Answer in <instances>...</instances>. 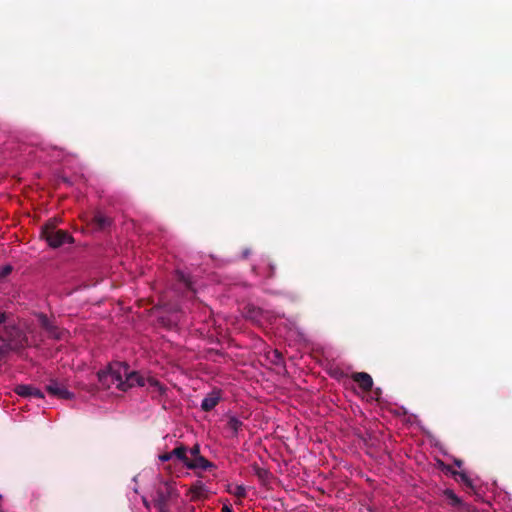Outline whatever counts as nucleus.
<instances>
[{
  "instance_id": "nucleus-20",
  "label": "nucleus",
  "mask_w": 512,
  "mask_h": 512,
  "mask_svg": "<svg viewBox=\"0 0 512 512\" xmlns=\"http://www.w3.org/2000/svg\"><path fill=\"white\" fill-rule=\"evenodd\" d=\"M459 476L467 486H472L470 478L465 473H459Z\"/></svg>"
},
{
  "instance_id": "nucleus-23",
  "label": "nucleus",
  "mask_w": 512,
  "mask_h": 512,
  "mask_svg": "<svg viewBox=\"0 0 512 512\" xmlns=\"http://www.w3.org/2000/svg\"><path fill=\"white\" fill-rule=\"evenodd\" d=\"M250 254V250L246 249L242 252V258L246 259Z\"/></svg>"
},
{
  "instance_id": "nucleus-22",
  "label": "nucleus",
  "mask_w": 512,
  "mask_h": 512,
  "mask_svg": "<svg viewBox=\"0 0 512 512\" xmlns=\"http://www.w3.org/2000/svg\"><path fill=\"white\" fill-rule=\"evenodd\" d=\"M222 512H233V510H232L231 506L225 504L222 507Z\"/></svg>"
},
{
  "instance_id": "nucleus-6",
  "label": "nucleus",
  "mask_w": 512,
  "mask_h": 512,
  "mask_svg": "<svg viewBox=\"0 0 512 512\" xmlns=\"http://www.w3.org/2000/svg\"><path fill=\"white\" fill-rule=\"evenodd\" d=\"M39 321H40L42 328L45 329V331L48 333V335L51 338H54V339L63 338L65 331L62 329H59L57 326H55L46 315L40 314Z\"/></svg>"
},
{
  "instance_id": "nucleus-19",
  "label": "nucleus",
  "mask_w": 512,
  "mask_h": 512,
  "mask_svg": "<svg viewBox=\"0 0 512 512\" xmlns=\"http://www.w3.org/2000/svg\"><path fill=\"white\" fill-rule=\"evenodd\" d=\"M172 458H173L172 451H171V452L164 453V454H161V455L159 456V459H160V461H162V462H167V461L171 460Z\"/></svg>"
},
{
  "instance_id": "nucleus-11",
  "label": "nucleus",
  "mask_w": 512,
  "mask_h": 512,
  "mask_svg": "<svg viewBox=\"0 0 512 512\" xmlns=\"http://www.w3.org/2000/svg\"><path fill=\"white\" fill-rule=\"evenodd\" d=\"M355 381L363 391H370L373 386L372 377L365 372H357L352 375Z\"/></svg>"
},
{
  "instance_id": "nucleus-5",
  "label": "nucleus",
  "mask_w": 512,
  "mask_h": 512,
  "mask_svg": "<svg viewBox=\"0 0 512 512\" xmlns=\"http://www.w3.org/2000/svg\"><path fill=\"white\" fill-rule=\"evenodd\" d=\"M208 495L209 490L207 486L201 481H196L194 484H192L187 492V496L190 498L191 501L207 499Z\"/></svg>"
},
{
  "instance_id": "nucleus-16",
  "label": "nucleus",
  "mask_w": 512,
  "mask_h": 512,
  "mask_svg": "<svg viewBox=\"0 0 512 512\" xmlns=\"http://www.w3.org/2000/svg\"><path fill=\"white\" fill-rule=\"evenodd\" d=\"M243 423L236 417H230L228 420V427L233 432L234 435H237L241 430Z\"/></svg>"
},
{
  "instance_id": "nucleus-21",
  "label": "nucleus",
  "mask_w": 512,
  "mask_h": 512,
  "mask_svg": "<svg viewBox=\"0 0 512 512\" xmlns=\"http://www.w3.org/2000/svg\"><path fill=\"white\" fill-rule=\"evenodd\" d=\"M181 278H182L183 282L185 283L186 287L188 289H192L191 281L189 280V278L185 277L184 275H181Z\"/></svg>"
},
{
  "instance_id": "nucleus-14",
  "label": "nucleus",
  "mask_w": 512,
  "mask_h": 512,
  "mask_svg": "<svg viewBox=\"0 0 512 512\" xmlns=\"http://www.w3.org/2000/svg\"><path fill=\"white\" fill-rule=\"evenodd\" d=\"M227 492L237 497L239 500L246 497L247 492L246 488L243 485H228ZM237 504H241V501L236 502Z\"/></svg>"
},
{
  "instance_id": "nucleus-26",
  "label": "nucleus",
  "mask_w": 512,
  "mask_h": 512,
  "mask_svg": "<svg viewBox=\"0 0 512 512\" xmlns=\"http://www.w3.org/2000/svg\"><path fill=\"white\" fill-rule=\"evenodd\" d=\"M97 224L102 225V224H104V221H102V220H98V223H97Z\"/></svg>"
},
{
  "instance_id": "nucleus-24",
  "label": "nucleus",
  "mask_w": 512,
  "mask_h": 512,
  "mask_svg": "<svg viewBox=\"0 0 512 512\" xmlns=\"http://www.w3.org/2000/svg\"><path fill=\"white\" fill-rule=\"evenodd\" d=\"M160 512H167L166 508H165V503L161 502V505H160Z\"/></svg>"
},
{
  "instance_id": "nucleus-13",
  "label": "nucleus",
  "mask_w": 512,
  "mask_h": 512,
  "mask_svg": "<svg viewBox=\"0 0 512 512\" xmlns=\"http://www.w3.org/2000/svg\"><path fill=\"white\" fill-rule=\"evenodd\" d=\"M187 448L184 445L177 446L172 450L173 457H176L180 460L184 466L186 467V463H189L190 458L187 455Z\"/></svg>"
},
{
  "instance_id": "nucleus-7",
  "label": "nucleus",
  "mask_w": 512,
  "mask_h": 512,
  "mask_svg": "<svg viewBox=\"0 0 512 512\" xmlns=\"http://www.w3.org/2000/svg\"><path fill=\"white\" fill-rule=\"evenodd\" d=\"M46 390L49 394L61 399H70L72 397V393L69 392L63 384H60L56 381H51L46 386Z\"/></svg>"
},
{
  "instance_id": "nucleus-25",
  "label": "nucleus",
  "mask_w": 512,
  "mask_h": 512,
  "mask_svg": "<svg viewBox=\"0 0 512 512\" xmlns=\"http://www.w3.org/2000/svg\"><path fill=\"white\" fill-rule=\"evenodd\" d=\"M43 224L49 225V224H54V223L51 221V219H48Z\"/></svg>"
},
{
  "instance_id": "nucleus-9",
  "label": "nucleus",
  "mask_w": 512,
  "mask_h": 512,
  "mask_svg": "<svg viewBox=\"0 0 512 512\" xmlns=\"http://www.w3.org/2000/svg\"><path fill=\"white\" fill-rule=\"evenodd\" d=\"M215 464L209 460H207L203 456H198L194 459H190L189 463H186V468L190 470H210L215 468Z\"/></svg>"
},
{
  "instance_id": "nucleus-4",
  "label": "nucleus",
  "mask_w": 512,
  "mask_h": 512,
  "mask_svg": "<svg viewBox=\"0 0 512 512\" xmlns=\"http://www.w3.org/2000/svg\"><path fill=\"white\" fill-rule=\"evenodd\" d=\"M143 387H146L152 398H160L164 396L167 391V387L164 384L150 375L146 376Z\"/></svg>"
},
{
  "instance_id": "nucleus-10",
  "label": "nucleus",
  "mask_w": 512,
  "mask_h": 512,
  "mask_svg": "<svg viewBox=\"0 0 512 512\" xmlns=\"http://www.w3.org/2000/svg\"><path fill=\"white\" fill-rule=\"evenodd\" d=\"M159 496L161 499V502L166 503L168 500L172 498L178 497V493L175 487L174 482H164L163 486L159 488Z\"/></svg>"
},
{
  "instance_id": "nucleus-8",
  "label": "nucleus",
  "mask_w": 512,
  "mask_h": 512,
  "mask_svg": "<svg viewBox=\"0 0 512 512\" xmlns=\"http://www.w3.org/2000/svg\"><path fill=\"white\" fill-rule=\"evenodd\" d=\"M15 393L21 397H35V398H43L44 397V394L43 392L32 386V385H25V384H21V385H17L15 387Z\"/></svg>"
},
{
  "instance_id": "nucleus-17",
  "label": "nucleus",
  "mask_w": 512,
  "mask_h": 512,
  "mask_svg": "<svg viewBox=\"0 0 512 512\" xmlns=\"http://www.w3.org/2000/svg\"><path fill=\"white\" fill-rule=\"evenodd\" d=\"M189 453H190V455L192 457L191 459H194V458H196L198 456H202L200 454V446H199V444H195L192 448H190Z\"/></svg>"
},
{
  "instance_id": "nucleus-18",
  "label": "nucleus",
  "mask_w": 512,
  "mask_h": 512,
  "mask_svg": "<svg viewBox=\"0 0 512 512\" xmlns=\"http://www.w3.org/2000/svg\"><path fill=\"white\" fill-rule=\"evenodd\" d=\"M12 271V267L10 265L3 266L0 269V278L6 277L9 275Z\"/></svg>"
},
{
  "instance_id": "nucleus-15",
  "label": "nucleus",
  "mask_w": 512,
  "mask_h": 512,
  "mask_svg": "<svg viewBox=\"0 0 512 512\" xmlns=\"http://www.w3.org/2000/svg\"><path fill=\"white\" fill-rule=\"evenodd\" d=\"M446 499L449 501V504L453 507H458L461 505V499L454 493L451 489H446L443 492Z\"/></svg>"
},
{
  "instance_id": "nucleus-12",
  "label": "nucleus",
  "mask_w": 512,
  "mask_h": 512,
  "mask_svg": "<svg viewBox=\"0 0 512 512\" xmlns=\"http://www.w3.org/2000/svg\"><path fill=\"white\" fill-rule=\"evenodd\" d=\"M221 399L220 391H212L209 393L201 403L202 410L208 412L214 409Z\"/></svg>"
},
{
  "instance_id": "nucleus-2",
  "label": "nucleus",
  "mask_w": 512,
  "mask_h": 512,
  "mask_svg": "<svg viewBox=\"0 0 512 512\" xmlns=\"http://www.w3.org/2000/svg\"><path fill=\"white\" fill-rule=\"evenodd\" d=\"M58 226H42L41 237L46 240L52 248H58L66 243H72L73 237L67 231L57 228Z\"/></svg>"
},
{
  "instance_id": "nucleus-1",
  "label": "nucleus",
  "mask_w": 512,
  "mask_h": 512,
  "mask_svg": "<svg viewBox=\"0 0 512 512\" xmlns=\"http://www.w3.org/2000/svg\"><path fill=\"white\" fill-rule=\"evenodd\" d=\"M146 376L140 372H128L127 365L120 362L110 364L106 370L98 372V380L103 386H114L122 391L134 386L143 387Z\"/></svg>"
},
{
  "instance_id": "nucleus-3",
  "label": "nucleus",
  "mask_w": 512,
  "mask_h": 512,
  "mask_svg": "<svg viewBox=\"0 0 512 512\" xmlns=\"http://www.w3.org/2000/svg\"><path fill=\"white\" fill-rule=\"evenodd\" d=\"M0 340L4 342L7 349L11 350L24 347L27 341L22 331L15 326H5L4 333L0 335Z\"/></svg>"
}]
</instances>
